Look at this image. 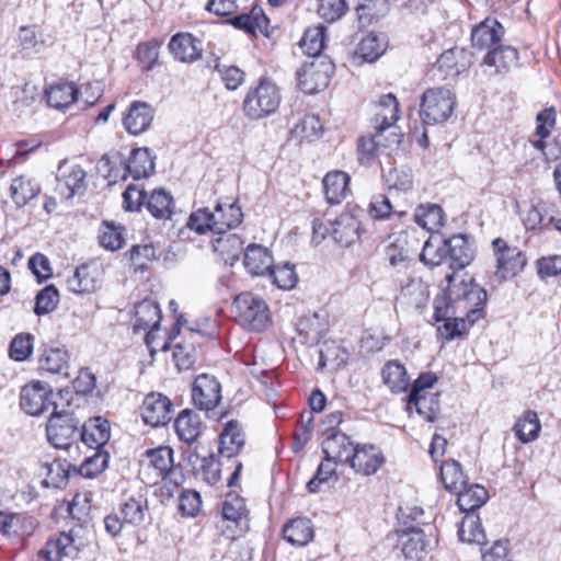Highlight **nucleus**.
Returning a JSON list of instances; mask_svg holds the SVG:
<instances>
[{
	"mask_svg": "<svg viewBox=\"0 0 561 561\" xmlns=\"http://www.w3.org/2000/svg\"><path fill=\"white\" fill-rule=\"evenodd\" d=\"M125 175L134 180L149 176L154 170V157L148 148L133 149L128 159H124Z\"/></svg>",
	"mask_w": 561,
	"mask_h": 561,
	"instance_id": "nucleus-28",
	"label": "nucleus"
},
{
	"mask_svg": "<svg viewBox=\"0 0 561 561\" xmlns=\"http://www.w3.org/2000/svg\"><path fill=\"white\" fill-rule=\"evenodd\" d=\"M148 500L141 491L123 494L119 512L126 524L141 525L148 515Z\"/></svg>",
	"mask_w": 561,
	"mask_h": 561,
	"instance_id": "nucleus-24",
	"label": "nucleus"
},
{
	"mask_svg": "<svg viewBox=\"0 0 561 561\" xmlns=\"http://www.w3.org/2000/svg\"><path fill=\"white\" fill-rule=\"evenodd\" d=\"M401 551L408 561H422L427 553L428 539L421 528H411L400 536Z\"/></svg>",
	"mask_w": 561,
	"mask_h": 561,
	"instance_id": "nucleus-30",
	"label": "nucleus"
},
{
	"mask_svg": "<svg viewBox=\"0 0 561 561\" xmlns=\"http://www.w3.org/2000/svg\"><path fill=\"white\" fill-rule=\"evenodd\" d=\"M323 434L325 435V439L322 442L324 460L348 465L352 453L355 450V445L351 438L341 431L333 428H324Z\"/></svg>",
	"mask_w": 561,
	"mask_h": 561,
	"instance_id": "nucleus-15",
	"label": "nucleus"
},
{
	"mask_svg": "<svg viewBox=\"0 0 561 561\" xmlns=\"http://www.w3.org/2000/svg\"><path fill=\"white\" fill-rule=\"evenodd\" d=\"M201 41L191 33H178L169 42V50L175 60L194 62L202 57Z\"/></svg>",
	"mask_w": 561,
	"mask_h": 561,
	"instance_id": "nucleus-20",
	"label": "nucleus"
},
{
	"mask_svg": "<svg viewBox=\"0 0 561 561\" xmlns=\"http://www.w3.org/2000/svg\"><path fill=\"white\" fill-rule=\"evenodd\" d=\"M456 105L455 94L447 88H431L421 98L420 116L424 125L445 123Z\"/></svg>",
	"mask_w": 561,
	"mask_h": 561,
	"instance_id": "nucleus-5",
	"label": "nucleus"
},
{
	"mask_svg": "<svg viewBox=\"0 0 561 561\" xmlns=\"http://www.w3.org/2000/svg\"><path fill=\"white\" fill-rule=\"evenodd\" d=\"M134 270L145 271L148 265L157 260L156 248L152 244H135L128 252Z\"/></svg>",
	"mask_w": 561,
	"mask_h": 561,
	"instance_id": "nucleus-64",
	"label": "nucleus"
},
{
	"mask_svg": "<svg viewBox=\"0 0 561 561\" xmlns=\"http://www.w3.org/2000/svg\"><path fill=\"white\" fill-rule=\"evenodd\" d=\"M456 304V300H451L449 295V285L447 288L438 296L435 297L433 301V319L435 322H442L453 316L459 313V308Z\"/></svg>",
	"mask_w": 561,
	"mask_h": 561,
	"instance_id": "nucleus-60",
	"label": "nucleus"
},
{
	"mask_svg": "<svg viewBox=\"0 0 561 561\" xmlns=\"http://www.w3.org/2000/svg\"><path fill=\"white\" fill-rule=\"evenodd\" d=\"M328 330V323L318 313L299 318L297 332L309 344H318Z\"/></svg>",
	"mask_w": 561,
	"mask_h": 561,
	"instance_id": "nucleus-42",
	"label": "nucleus"
},
{
	"mask_svg": "<svg viewBox=\"0 0 561 561\" xmlns=\"http://www.w3.org/2000/svg\"><path fill=\"white\" fill-rule=\"evenodd\" d=\"M280 93L271 80L260 79L255 87H250L242 103V111L250 119H261L275 113L280 104Z\"/></svg>",
	"mask_w": 561,
	"mask_h": 561,
	"instance_id": "nucleus-3",
	"label": "nucleus"
},
{
	"mask_svg": "<svg viewBox=\"0 0 561 561\" xmlns=\"http://www.w3.org/2000/svg\"><path fill=\"white\" fill-rule=\"evenodd\" d=\"M473 62V55L463 47L455 46L440 54L435 68L444 79L456 78L467 71Z\"/></svg>",
	"mask_w": 561,
	"mask_h": 561,
	"instance_id": "nucleus-17",
	"label": "nucleus"
},
{
	"mask_svg": "<svg viewBox=\"0 0 561 561\" xmlns=\"http://www.w3.org/2000/svg\"><path fill=\"white\" fill-rule=\"evenodd\" d=\"M79 90L73 82H57L45 91L47 104L56 110L70 106L78 98Z\"/></svg>",
	"mask_w": 561,
	"mask_h": 561,
	"instance_id": "nucleus-37",
	"label": "nucleus"
},
{
	"mask_svg": "<svg viewBox=\"0 0 561 561\" xmlns=\"http://www.w3.org/2000/svg\"><path fill=\"white\" fill-rule=\"evenodd\" d=\"M414 221L427 231H437L444 225V210L439 205H420L413 215Z\"/></svg>",
	"mask_w": 561,
	"mask_h": 561,
	"instance_id": "nucleus-46",
	"label": "nucleus"
},
{
	"mask_svg": "<svg viewBox=\"0 0 561 561\" xmlns=\"http://www.w3.org/2000/svg\"><path fill=\"white\" fill-rule=\"evenodd\" d=\"M227 23L251 35H255L256 31L266 34L268 19L260 5H254L247 13L229 18Z\"/></svg>",
	"mask_w": 561,
	"mask_h": 561,
	"instance_id": "nucleus-31",
	"label": "nucleus"
},
{
	"mask_svg": "<svg viewBox=\"0 0 561 561\" xmlns=\"http://www.w3.org/2000/svg\"><path fill=\"white\" fill-rule=\"evenodd\" d=\"M369 215L374 219H388L392 216H397L398 218H402L408 214L407 209L399 208L396 205H392L389 196L378 194L373 197L369 203Z\"/></svg>",
	"mask_w": 561,
	"mask_h": 561,
	"instance_id": "nucleus-54",
	"label": "nucleus"
},
{
	"mask_svg": "<svg viewBox=\"0 0 561 561\" xmlns=\"http://www.w3.org/2000/svg\"><path fill=\"white\" fill-rule=\"evenodd\" d=\"M457 504L461 512L474 513L478 508L485 504L489 499L486 489L480 484H468L458 492Z\"/></svg>",
	"mask_w": 561,
	"mask_h": 561,
	"instance_id": "nucleus-41",
	"label": "nucleus"
},
{
	"mask_svg": "<svg viewBox=\"0 0 561 561\" xmlns=\"http://www.w3.org/2000/svg\"><path fill=\"white\" fill-rule=\"evenodd\" d=\"M283 538L296 547H304L313 539L311 520L305 517L289 520L283 527Z\"/></svg>",
	"mask_w": 561,
	"mask_h": 561,
	"instance_id": "nucleus-36",
	"label": "nucleus"
},
{
	"mask_svg": "<svg viewBox=\"0 0 561 561\" xmlns=\"http://www.w3.org/2000/svg\"><path fill=\"white\" fill-rule=\"evenodd\" d=\"M467 318L453 316L444 320V324L437 328V334L445 342H450L467 334Z\"/></svg>",
	"mask_w": 561,
	"mask_h": 561,
	"instance_id": "nucleus-63",
	"label": "nucleus"
},
{
	"mask_svg": "<svg viewBox=\"0 0 561 561\" xmlns=\"http://www.w3.org/2000/svg\"><path fill=\"white\" fill-rule=\"evenodd\" d=\"M217 238L213 240L214 251L224 260L226 264L233 265L244 252V241L237 233L216 232Z\"/></svg>",
	"mask_w": 561,
	"mask_h": 561,
	"instance_id": "nucleus-29",
	"label": "nucleus"
},
{
	"mask_svg": "<svg viewBox=\"0 0 561 561\" xmlns=\"http://www.w3.org/2000/svg\"><path fill=\"white\" fill-rule=\"evenodd\" d=\"M385 385L393 393L404 392L410 386V378L405 367L399 360H389L381 370Z\"/></svg>",
	"mask_w": 561,
	"mask_h": 561,
	"instance_id": "nucleus-43",
	"label": "nucleus"
},
{
	"mask_svg": "<svg viewBox=\"0 0 561 561\" xmlns=\"http://www.w3.org/2000/svg\"><path fill=\"white\" fill-rule=\"evenodd\" d=\"M267 274L273 284L280 289H291L298 280L295 266L289 263L273 265Z\"/></svg>",
	"mask_w": 561,
	"mask_h": 561,
	"instance_id": "nucleus-61",
	"label": "nucleus"
},
{
	"mask_svg": "<svg viewBox=\"0 0 561 561\" xmlns=\"http://www.w3.org/2000/svg\"><path fill=\"white\" fill-rule=\"evenodd\" d=\"M67 287L76 294H89L94 290L95 282L89 275V267L80 265L76 268L72 276L67 279Z\"/></svg>",
	"mask_w": 561,
	"mask_h": 561,
	"instance_id": "nucleus-62",
	"label": "nucleus"
},
{
	"mask_svg": "<svg viewBox=\"0 0 561 561\" xmlns=\"http://www.w3.org/2000/svg\"><path fill=\"white\" fill-rule=\"evenodd\" d=\"M270 251L261 244L251 243L243 252V265L253 276H261L267 273L273 266Z\"/></svg>",
	"mask_w": 561,
	"mask_h": 561,
	"instance_id": "nucleus-32",
	"label": "nucleus"
},
{
	"mask_svg": "<svg viewBox=\"0 0 561 561\" xmlns=\"http://www.w3.org/2000/svg\"><path fill=\"white\" fill-rule=\"evenodd\" d=\"M322 183L328 203L340 204L348 192L350 175L343 171H331L325 174Z\"/></svg>",
	"mask_w": 561,
	"mask_h": 561,
	"instance_id": "nucleus-38",
	"label": "nucleus"
},
{
	"mask_svg": "<svg viewBox=\"0 0 561 561\" xmlns=\"http://www.w3.org/2000/svg\"><path fill=\"white\" fill-rule=\"evenodd\" d=\"M325 31L322 24L308 27L300 41L301 49L311 57H319L325 46Z\"/></svg>",
	"mask_w": 561,
	"mask_h": 561,
	"instance_id": "nucleus-51",
	"label": "nucleus"
},
{
	"mask_svg": "<svg viewBox=\"0 0 561 561\" xmlns=\"http://www.w3.org/2000/svg\"><path fill=\"white\" fill-rule=\"evenodd\" d=\"M94 454L84 459L79 472L84 478H94L102 473L108 465L110 455L103 448L94 449Z\"/></svg>",
	"mask_w": 561,
	"mask_h": 561,
	"instance_id": "nucleus-59",
	"label": "nucleus"
},
{
	"mask_svg": "<svg viewBox=\"0 0 561 561\" xmlns=\"http://www.w3.org/2000/svg\"><path fill=\"white\" fill-rule=\"evenodd\" d=\"M124 156L119 151H111L103 154L96 163V171L108 183H115L118 179L125 180Z\"/></svg>",
	"mask_w": 561,
	"mask_h": 561,
	"instance_id": "nucleus-44",
	"label": "nucleus"
},
{
	"mask_svg": "<svg viewBox=\"0 0 561 561\" xmlns=\"http://www.w3.org/2000/svg\"><path fill=\"white\" fill-rule=\"evenodd\" d=\"M54 393L47 385L41 381H33L21 389L20 407L32 415L37 416L47 411L50 407L55 410V401L51 400Z\"/></svg>",
	"mask_w": 561,
	"mask_h": 561,
	"instance_id": "nucleus-13",
	"label": "nucleus"
},
{
	"mask_svg": "<svg viewBox=\"0 0 561 561\" xmlns=\"http://www.w3.org/2000/svg\"><path fill=\"white\" fill-rule=\"evenodd\" d=\"M41 193V186L33 179L20 175L12 180L10 196L16 207L21 208L36 198Z\"/></svg>",
	"mask_w": 561,
	"mask_h": 561,
	"instance_id": "nucleus-40",
	"label": "nucleus"
},
{
	"mask_svg": "<svg viewBox=\"0 0 561 561\" xmlns=\"http://www.w3.org/2000/svg\"><path fill=\"white\" fill-rule=\"evenodd\" d=\"M161 318L159 305L153 300L144 299L135 306L134 331L149 330L146 335V343L149 344V336L152 331L160 328Z\"/></svg>",
	"mask_w": 561,
	"mask_h": 561,
	"instance_id": "nucleus-25",
	"label": "nucleus"
},
{
	"mask_svg": "<svg viewBox=\"0 0 561 561\" xmlns=\"http://www.w3.org/2000/svg\"><path fill=\"white\" fill-rule=\"evenodd\" d=\"M408 405H414L419 415L427 422H434L439 411L438 393L415 394L409 393Z\"/></svg>",
	"mask_w": 561,
	"mask_h": 561,
	"instance_id": "nucleus-49",
	"label": "nucleus"
},
{
	"mask_svg": "<svg viewBox=\"0 0 561 561\" xmlns=\"http://www.w3.org/2000/svg\"><path fill=\"white\" fill-rule=\"evenodd\" d=\"M222 522L226 524L222 534L230 540L245 535L250 529L249 511L243 497L228 493L221 508Z\"/></svg>",
	"mask_w": 561,
	"mask_h": 561,
	"instance_id": "nucleus-7",
	"label": "nucleus"
},
{
	"mask_svg": "<svg viewBox=\"0 0 561 561\" xmlns=\"http://www.w3.org/2000/svg\"><path fill=\"white\" fill-rule=\"evenodd\" d=\"M87 172L81 165L64 160L59 163L56 181L57 192L66 199L83 195L87 191Z\"/></svg>",
	"mask_w": 561,
	"mask_h": 561,
	"instance_id": "nucleus-12",
	"label": "nucleus"
},
{
	"mask_svg": "<svg viewBox=\"0 0 561 561\" xmlns=\"http://www.w3.org/2000/svg\"><path fill=\"white\" fill-rule=\"evenodd\" d=\"M124 231L125 228L116 226L113 222L104 221L101 227L99 241L100 244L111 251L121 249L124 244Z\"/></svg>",
	"mask_w": 561,
	"mask_h": 561,
	"instance_id": "nucleus-58",
	"label": "nucleus"
},
{
	"mask_svg": "<svg viewBox=\"0 0 561 561\" xmlns=\"http://www.w3.org/2000/svg\"><path fill=\"white\" fill-rule=\"evenodd\" d=\"M244 446V434L240 424L234 421H228L219 435L218 453L221 458L231 459L236 457Z\"/></svg>",
	"mask_w": 561,
	"mask_h": 561,
	"instance_id": "nucleus-27",
	"label": "nucleus"
},
{
	"mask_svg": "<svg viewBox=\"0 0 561 561\" xmlns=\"http://www.w3.org/2000/svg\"><path fill=\"white\" fill-rule=\"evenodd\" d=\"M399 119V102L394 94L388 93L380 96L377 104V112L373 119L374 127L378 133L391 127Z\"/></svg>",
	"mask_w": 561,
	"mask_h": 561,
	"instance_id": "nucleus-35",
	"label": "nucleus"
},
{
	"mask_svg": "<svg viewBox=\"0 0 561 561\" xmlns=\"http://www.w3.org/2000/svg\"><path fill=\"white\" fill-rule=\"evenodd\" d=\"M541 424L535 411L528 410L516 421L513 431L517 439L527 444L538 438Z\"/></svg>",
	"mask_w": 561,
	"mask_h": 561,
	"instance_id": "nucleus-45",
	"label": "nucleus"
},
{
	"mask_svg": "<svg viewBox=\"0 0 561 561\" xmlns=\"http://www.w3.org/2000/svg\"><path fill=\"white\" fill-rule=\"evenodd\" d=\"M39 474L45 476L41 482L44 488L60 489L66 485L71 468V465L67 460H44L39 462Z\"/></svg>",
	"mask_w": 561,
	"mask_h": 561,
	"instance_id": "nucleus-33",
	"label": "nucleus"
},
{
	"mask_svg": "<svg viewBox=\"0 0 561 561\" xmlns=\"http://www.w3.org/2000/svg\"><path fill=\"white\" fill-rule=\"evenodd\" d=\"M348 359V352L339 345L335 341H324L319 352L320 368L331 365L339 368L346 364Z\"/></svg>",
	"mask_w": 561,
	"mask_h": 561,
	"instance_id": "nucleus-52",
	"label": "nucleus"
},
{
	"mask_svg": "<svg viewBox=\"0 0 561 561\" xmlns=\"http://www.w3.org/2000/svg\"><path fill=\"white\" fill-rule=\"evenodd\" d=\"M519 53L511 45H497L486 51L481 66L489 77L504 78L513 68L518 66Z\"/></svg>",
	"mask_w": 561,
	"mask_h": 561,
	"instance_id": "nucleus-11",
	"label": "nucleus"
},
{
	"mask_svg": "<svg viewBox=\"0 0 561 561\" xmlns=\"http://www.w3.org/2000/svg\"><path fill=\"white\" fill-rule=\"evenodd\" d=\"M232 307L237 322L249 331L261 332L271 320L266 301L252 293L239 294Z\"/></svg>",
	"mask_w": 561,
	"mask_h": 561,
	"instance_id": "nucleus-4",
	"label": "nucleus"
},
{
	"mask_svg": "<svg viewBox=\"0 0 561 561\" xmlns=\"http://www.w3.org/2000/svg\"><path fill=\"white\" fill-rule=\"evenodd\" d=\"M388 0H365L356 7V14L360 27H366L378 21L388 12Z\"/></svg>",
	"mask_w": 561,
	"mask_h": 561,
	"instance_id": "nucleus-50",
	"label": "nucleus"
},
{
	"mask_svg": "<svg viewBox=\"0 0 561 561\" xmlns=\"http://www.w3.org/2000/svg\"><path fill=\"white\" fill-rule=\"evenodd\" d=\"M191 397L193 404L209 416L221 401V385L215 376L201 374L193 382Z\"/></svg>",
	"mask_w": 561,
	"mask_h": 561,
	"instance_id": "nucleus-10",
	"label": "nucleus"
},
{
	"mask_svg": "<svg viewBox=\"0 0 561 561\" xmlns=\"http://www.w3.org/2000/svg\"><path fill=\"white\" fill-rule=\"evenodd\" d=\"M492 248L496 260V276L507 279L520 273L527 259L525 253L517 247H512L502 238L492 241Z\"/></svg>",
	"mask_w": 561,
	"mask_h": 561,
	"instance_id": "nucleus-8",
	"label": "nucleus"
},
{
	"mask_svg": "<svg viewBox=\"0 0 561 561\" xmlns=\"http://www.w3.org/2000/svg\"><path fill=\"white\" fill-rule=\"evenodd\" d=\"M70 355L64 346H44L38 357V370L48 374L69 375Z\"/></svg>",
	"mask_w": 561,
	"mask_h": 561,
	"instance_id": "nucleus-23",
	"label": "nucleus"
},
{
	"mask_svg": "<svg viewBox=\"0 0 561 561\" xmlns=\"http://www.w3.org/2000/svg\"><path fill=\"white\" fill-rule=\"evenodd\" d=\"M332 226V238L342 247H350L360 237L362 224L351 214H342Z\"/></svg>",
	"mask_w": 561,
	"mask_h": 561,
	"instance_id": "nucleus-26",
	"label": "nucleus"
},
{
	"mask_svg": "<svg viewBox=\"0 0 561 561\" xmlns=\"http://www.w3.org/2000/svg\"><path fill=\"white\" fill-rule=\"evenodd\" d=\"M474 251L463 234H455L443 241L442 247L426 241L420 254V260L428 266H437L444 260H448L453 270H462L473 260Z\"/></svg>",
	"mask_w": 561,
	"mask_h": 561,
	"instance_id": "nucleus-1",
	"label": "nucleus"
},
{
	"mask_svg": "<svg viewBox=\"0 0 561 561\" xmlns=\"http://www.w3.org/2000/svg\"><path fill=\"white\" fill-rule=\"evenodd\" d=\"M459 539L463 542L484 545L486 541V536L482 528L480 517L474 514L467 515L459 529H458Z\"/></svg>",
	"mask_w": 561,
	"mask_h": 561,
	"instance_id": "nucleus-55",
	"label": "nucleus"
},
{
	"mask_svg": "<svg viewBox=\"0 0 561 561\" xmlns=\"http://www.w3.org/2000/svg\"><path fill=\"white\" fill-rule=\"evenodd\" d=\"M446 280L449 285L451 300H456V304L460 306L459 313H465L470 325L474 324L483 317L488 299L486 290L479 286L473 278L456 282L455 276L448 274Z\"/></svg>",
	"mask_w": 561,
	"mask_h": 561,
	"instance_id": "nucleus-2",
	"label": "nucleus"
},
{
	"mask_svg": "<svg viewBox=\"0 0 561 561\" xmlns=\"http://www.w3.org/2000/svg\"><path fill=\"white\" fill-rule=\"evenodd\" d=\"M440 480L449 492H458L468 481L458 461L450 459L440 465Z\"/></svg>",
	"mask_w": 561,
	"mask_h": 561,
	"instance_id": "nucleus-48",
	"label": "nucleus"
},
{
	"mask_svg": "<svg viewBox=\"0 0 561 561\" xmlns=\"http://www.w3.org/2000/svg\"><path fill=\"white\" fill-rule=\"evenodd\" d=\"M154 117V110L150 104L142 101L130 103L126 115L123 118V125L130 135H140L150 126Z\"/></svg>",
	"mask_w": 561,
	"mask_h": 561,
	"instance_id": "nucleus-19",
	"label": "nucleus"
},
{
	"mask_svg": "<svg viewBox=\"0 0 561 561\" xmlns=\"http://www.w3.org/2000/svg\"><path fill=\"white\" fill-rule=\"evenodd\" d=\"M385 461L379 447L371 444H357L348 465L356 473L369 477L375 474Z\"/></svg>",
	"mask_w": 561,
	"mask_h": 561,
	"instance_id": "nucleus-16",
	"label": "nucleus"
},
{
	"mask_svg": "<svg viewBox=\"0 0 561 561\" xmlns=\"http://www.w3.org/2000/svg\"><path fill=\"white\" fill-rule=\"evenodd\" d=\"M73 538L61 533L57 538L49 539L45 547L39 550L38 557L43 561H60L64 556H67V549L72 545Z\"/></svg>",
	"mask_w": 561,
	"mask_h": 561,
	"instance_id": "nucleus-56",
	"label": "nucleus"
},
{
	"mask_svg": "<svg viewBox=\"0 0 561 561\" xmlns=\"http://www.w3.org/2000/svg\"><path fill=\"white\" fill-rule=\"evenodd\" d=\"M110 436V423L101 416L89 419L82 425L80 424L79 437L91 449L103 448Z\"/></svg>",
	"mask_w": 561,
	"mask_h": 561,
	"instance_id": "nucleus-22",
	"label": "nucleus"
},
{
	"mask_svg": "<svg viewBox=\"0 0 561 561\" xmlns=\"http://www.w3.org/2000/svg\"><path fill=\"white\" fill-rule=\"evenodd\" d=\"M173 427L178 438L191 446L202 435L204 425L197 412L184 409L175 417Z\"/></svg>",
	"mask_w": 561,
	"mask_h": 561,
	"instance_id": "nucleus-21",
	"label": "nucleus"
},
{
	"mask_svg": "<svg viewBox=\"0 0 561 561\" xmlns=\"http://www.w3.org/2000/svg\"><path fill=\"white\" fill-rule=\"evenodd\" d=\"M140 410L141 417L147 425L159 427L171 421L173 403L167 396L151 392L145 397Z\"/></svg>",
	"mask_w": 561,
	"mask_h": 561,
	"instance_id": "nucleus-14",
	"label": "nucleus"
},
{
	"mask_svg": "<svg viewBox=\"0 0 561 561\" xmlns=\"http://www.w3.org/2000/svg\"><path fill=\"white\" fill-rule=\"evenodd\" d=\"M214 62L213 68L218 72L226 89L234 91L244 82L245 73L239 67L222 65L219 58H215Z\"/></svg>",
	"mask_w": 561,
	"mask_h": 561,
	"instance_id": "nucleus-57",
	"label": "nucleus"
},
{
	"mask_svg": "<svg viewBox=\"0 0 561 561\" xmlns=\"http://www.w3.org/2000/svg\"><path fill=\"white\" fill-rule=\"evenodd\" d=\"M149 466L157 471V477L165 478L173 466V450L169 446H160L146 451Z\"/></svg>",
	"mask_w": 561,
	"mask_h": 561,
	"instance_id": "nucleus-53",
	"label": "nucleus"
},
{
	"mask_svg": "<svg viewBox=\"0 0 561 561\" xmlns=\"http://www.w3.org/2000/svg\"><path fill=\"white\" fill-rule=\"evenodd\" d=\"M385 39L371 32L363 37L357 44L355 57L363 61L374 62L385 53Z\"/></svg>",
	"mask_w": 561,
	"mask_h": 561,
	"instance_id": "nucleus-47",
	"label": "nucleus"
},
{
	"mask_svg": "<svg viewBox=\"0 0 561 561\" xmlns=\"http://www.w3.org/2000/svg\"><path fill=\"white\" fill-rule=\"evenodd\" d=\"M146 208L156 219H171L174 209L173 196L164 188H154L147 195Z\"/></svg>",
	"mask_w": 561,
	"mask_h": 561,
	"instance_id": "nucleus-39",
	"label": "nucleus"
},
{
	"mask_svg": "<svg viewBox=\"0 0 561 561\" xmlns=\"http://www.w3.org/2000/svg\"><path fill=\"white\" fill-rule=\"evenodd\" d=\"M213 213L215 232H226L238 227L243 220V213L237 202L217 203Z\"/></svg>",
	"mask_w": 561,
	"mask_h": 561,
	"instance_id": "nucleus-34",
	"label": "nucleus"
},
{
	"mask_svg": "<svg viewBox=\"0 0 561 561\" xmlns=\"http://www.w3.org/2000/svg\"><path fill=\"white\" fill-rule=\"evenodd\" d=\"M80 431V421L73 413L66 410H55L50 414L46 425V436L48 442L58 449H68L77 442Z\"/></svg>",
	"mask_w": 561,
	"mask_h": 561,
	"instance_id": "nucleus-6",
	"label": "nucleus"
},
{
	"mask_svg": "<svg viewBox=\"0 0 561 561\" xmlns=\"http://www.w3.org/2000/svg\"><path fill=\"white\" fill-rule=\"evenodd\" d=\"M505 34L504 26L495 19L488 16L471 30L472 46L489 51L501 45Z\"/></svg>",
	"mask_w": 561,
	"mask_h": 561,
	"instance_id": "nucleus-18",
	"label": "nucleus"
},
{
	"mask_svg": "<svg viewBox=\"0 0 561 561\" xmlns=\"http://www.w3.org/2000/svg\"><path fill=\"white\" fill-rule=\"evenodd\" d=\"M333 72L334 65L332 61L317 59L298 70V87L306 94L322 91L329 85Z\"/></svg>",
	"mask_w": 561,
	"mask_h": 561,
	"instance_id": "nucleus-9",
	"label": "nucleus"
}]
</instances>
